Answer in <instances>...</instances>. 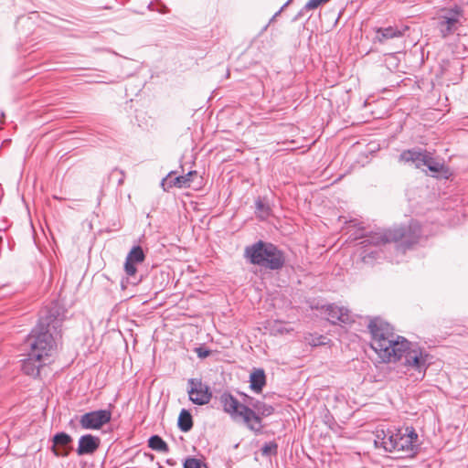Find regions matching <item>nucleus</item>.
I'll return each mask as SVG.
<instances>
[{"mask_svg": "<svg viewBox=\"0 0 468 468\" xmlns=\"http://www.w3.org/2000/svg\"><path fill=\"white\" fill-rule=\"evenodd\" d=\"M371 334V347L383 362H396L404 359L407 371L421 379L429 366V356L406 338L394 334L389 324L379 318L372 319L368 324Z\"/></svg>", "mask_w": 468, "mask_h": 468, "instance_id": "nucleus-1", "label": "nucleus"}, {"mask_svg": "<svg viewBox=\"0 0 468 468\" xmlns=\"http://www.w3.org/2000/svg\"><path fill=\"white\" fill-rule=\"evenodd\" d=\"M60 321L57 318L41 317L25 342L27 350V358L23 360L22 370L28 376L37 377L40 367L52 356L58 346Z\"/></svg>", "mask_w": 468, "mask_h": 468, "instance_id": "nucleus-2", "label": "nucleus"}, {"mask_svg": "<svg viewBox=\"0 0 468 468\" xmlns=\"http://www.w3.org/2000/svg\"><path fill=\"white\" fill-rule=\"evenodd\" d=\"M421 226L417 222H412L408 229L399 228L388 230H378L368 236L363 237L361 242L363 247L370 245L380 246L390 241H401V246H410L419 240L423 234Z\"/></svg>", "mask_w": 468, "mask_h": 468, "instance_id": "nucleus-3", "label": "nucleus"}, {"mask_svg": "<svg viewBox=\"0 0 468 468\" xmlns=\"http://www.w3.org/2000/svg\"><path fill=\"white\" fill-rule=\"evenodd\" d=\"M245 256L251 263L271 270L281 269L284 263V257L282 251L274 245L262 241L247 247Z\"/></svg>", "mask_w": 468, "mask_h": 468, "instance_id": "nucleus-4", "label": "nucleus"}, {"mask_svg": "<svg viewBox=\"0 0 468 468\" xmlns=\"http://www.w3.org/2000/svg\"><path fill=\"white\" fill-rule=\"evenodd\" d=\"M220 402L224 411L229 414L234 420L243 422L249 429L255 431L261 429V420L256 412L239 403L232 395L229 393L222 394Z\"/></svg>", "mask_w": 468, "mask_h": 468, "instance_id": "nucleus-5", "label": "nucleus"}, {"mask_svg": "<svg viewBox=\"0 0 468 468\" xmlns=\"http://www.w3.org/2000/svg\"><path fill=\"white\" fill-rule=\"evenodd\" d=\"M399 161L411 163L416 168L426 166L434 176L448 178L450 176V171L445 166L444 163L433 158L427 151L416 149L404 151L399 156Z\"/></svg>", "mask_w": 468, "mask_h": 468, "instance_id": "nucleus-6", "label": "nucleus"}, {"mask_svg": "<svg viewBox=\"0 0 468 468\" xmlns=\"http://www.w3.org/2000/svg\"><path fill=\"white\" fill-rule=\"evenodd\" d=\"M396 458L412 457L418 448V434L412 428L397 430Z\"/></svg>", "mask_w": 468, "mask_h": 468, "instance_id": "nucleus-7", "label": "nucleus"}, {"mask_svg": "<svg viewBox=\"0 0 468 468\" xmlns=\"http://www.w3.org/2000/svg\"><path fill=\"white\" fill-rule=\"evenodd\" d=\"M144 259V253L140 246L133 247L125 259L124 271L127 278L122 282V288H126L128 283L137 284L139 282L140 280L135 278L137 264L142 263Z\"/></svg>", "mask_w": 468, "mask_h": 468, "instance_id": "nucleus-8", "label": "nucleus"}, {"mask_svg": "<svg viewBox=\"0 0 468 468\" xmlns=\"http://www.w3.org/2000/svg\"><path fill=\"white\" fill-rule=\"evenodd\" d=\"M112 412L107 410L87 412L80 417V424L85 430H99L110 422Z\"/></svg>", "mask_w": 468, "mask_h": 468, "instance_id": "nucleus-9", "label": "nucleus"}, {"mask_svg": "<svg viewBox=\"0 0 468 468\" xmlns=\"http://www.w3.org/2000/svg\"><path fill=\"white\" fill-rule=\"evenodd\" d=\"M187 393L189 399L197 405L207 404L212 397L209 388L201 380L194 378L188 380Z\"/></svg>", "mask_w": 468, "mask_h": 468, "instance_id": "nucleus-10", "label": "nucleus"}, {"mask_svg": "<svg viewBox=\"0 0 468 468\" xmlns=\"http://www.w3.org/2000/svg\"><path fill=\"white\" fill-rule=\"evenodd\" d=\"M396 429L378 428L375 431L374 444L376 448H382L385 452H395Z\"/></svg>", "mask_w": 468, "mask_h": 468, "instance_id": "nucleus-11", "label": "nucleus"}, {"mask_svg": "<svg viewBox=\"0 0 468 468\" xmlns=\"http://www.w3.org/2000/svg\"><path fill=\"white\" fill-rule=\"evenodd\" d=\"M321 314L332 324H348L352 321L349 310L336 304L322 306Z\"/></svg>", "mask_w": 468, "mask_h": 468, "instance_id": "nucleus-12", "label": "nucleus"}, {"mask_svg": "<svg viewBox=\"0 0 468 468\" xmlns=\"http://www.w3.org/2000/svg\"><path fill=\"white\" fill-rule=\"evenodd\" d=\"M462 14L458 9L445 11L440 17L439 28L443 37L453 33L460 23Z\"/></svg>", "mask_w": 468, "mask_h": 468, "instance_id": "nucleus-13", "label": "nucleus"}, {"mask_svg": "<svg viewBox=\"0 0 468 468\" xmlns=\"http://www.w3.org/2000/svg\"><path fill=\"white\" fill-rule=\"evenodd\" d=\"M197 171H190L186 176H174V173H170L166 178L162 181V186L165 190L176 186L179 188L190 186L193 176H197Z\"/></svg>", "mask_w": 468, "mask_h": 468, "instance_id": "nucleus-14", "label": "nucleus"}, {"mask_svg": "<svg viewBox=\"0 0 468 468\" xmlns=\"http://www.w3.org/2000/svg\"><path fill=\"white\" fill-rule=\"evenodd\" d=\"M52 441V449L57 456H67L71 450L72 438L65 432L57 433Z\"/></svg>", "mask_w": 468, "mask_h": 468, "instance_id": "nucleus-15", "label": "nucleus"}, {"mask_svg": "<svg viewBox=\"0 0 468 468\" xmlns=\"http://www.w3.org/2000/svg\"><path fill=\"white\" fill-rule=\"evenodd\" d=\"M101 440L91 434H86L79 439L76 450L79 455L92 454L99 448Z\"/></svg>", "mask_w": 468, "mask_h": 468, "instance_id": "nucleus-16", "label": "nucleus"}, {"mask_svg": "<svg viewBox=\"0 0 468 468\" xmlns=\"http://www.w3.org/2000/svg\"><path fill=\"white\" fill-rule=\"evenodd\" d=\"M250 388L260 393L266 384V377L263 369H255L250 376Z\"/></svg>", "mask_w": 468, "mask_h": 468, "instance_id": "nucleus-17", "label": "nucleus"}, {"mask_svg": "<svg viewBox=\"0 0 468 468\" xmlns=\"http://www.w3.org/2000/svg\"><path fill=\"white\" fill-rule=\"evenodd\" d=\"M270 331L273 335H285L293 331V328L289 323L282 321H273L269 324Z\"/></svg>", "mask_w": 468, "mask_h": 468, "instance_id": "nucleus-18", "label": "nucleus"}, {"mask_svg": "<svg viewBox=\"0 0 468 468\" xmlns=\"http://www.w3.org/2000/svg\"><path fill=\"white\" fill-rule=\"evenodd\" d=\"M400 36V32L391 27L386 28H378L377 30L376 39L383 42L387 39Z\"/></svg>", "mask_w": 468, "mask_h": 468, "instance_id": "nucleus-19", "label": "nucleus"}, {"mask_svg": "<svg viewBox=\"0 0 468 468\" xmlns=\"http://www.w3.org/2000/svg\"><path fill=\"white\" fill-rule=\"evenodd\" d=\"M178 426L182 431H188L192 426V416L186 410H182L178 417Z\"/></svg>", "mask_w": 468, "mask_h": 468, "instance_id": "nucleus-20", "label": "nucleus"}, {"mask_svg": "<svg viewBox=\"0 0 468 468\" xmlns=\"http://www.w3.org/2000/svg\"><path fill=\"white\" fill-rule=\"evenodd\" d=\"M149 447L159 452L167 451V444L159 436L156 435L152 436L149 439Z\"/></svg>", "mask_w": 468, "mask_h": 468, "instance_id": "nucleus-21", "label": "nucleus"}, {"mask_svg": "<svg viewBox=\"0 0 468 468\" xmlns=\"http://www.w3.org/2000/svg\"><path fill=\"white\" fill-rule=\"evenodd\" d=\"M254 410L262 416H269L273 412V408L261 401H256L252 404Z\"/></svg>", "mask_w": 468, "mask_h": 468, "instance_id": "nucleus-22", "label": "nucleus"}, {"mask_svg": "<svg viewBox=\"0 0 468 468\" xmlns=\"http://www.w3.org/2000/svg\"><path fill=\"white\" fill-rule=\"evenodd\" d=\"M207 468L206 463H204L202 459L189 457L184 461L183 468Z\"/></svg>", "mask_w": 468, "mask_h": 468, "instance_id": "nucleus-23", "label": "nucleus"}, {"mask_svg": "<svg viewBox=\"0 0 468 468\" xmlns=\"http://www.w3.org/2000/svg\"><path fill=\"white\" fill-rule=\"evenodd\" d=\"M270 212L269 207L261 198L256 200V213L259 218H265Z\"/></svg>", "mask_w": 468, "mask_h": 468, "instance_id": "nucleus-24", "label": "nucleus"}, {"mask_svg": "<svg viewBox=\"0 0 468 468\" xmlns=\"http://www.w3.org/2000/svg\"><path fill=\"white\" fill-rule=\"evenodd\" d=\"M262 454L265 456H271L277 451V444L274 442H268L262 448Z\"/></svg>", "mask_w": 468, "mask_h": 468, "instance_id": "nucleus-25", "label": "nucleus"}, {"mask_svg": "<svg viewBox=\"0 0 468 468\" xmlns=\"http://www.w3.org/2000/svg\"><path fill=\"white\" fill-rule=\"evenodd\" d=\"M328 1L329 0H309L305 5V8L308 10H313Z\"/></svg>", "mask_w": 468, "mask_h": 468, "instance_id": "nucleus-26", "label": "nucleus"}, {"mask_svg": "<svg viewBox=\"0 0 468 468\" xmlns=\"http://www.w3.org/2000/svg\"><path fill=\"white\" fill-rule=\"evenodd\" d=\"M197 354H198V356L200 357H206L208 356L209 352L208 351H202L200 348L197 349Z\"/></svg>", "mask_w": 468, "mask_h": 468, "instance_id": "nucleus-27", "label": "nucleus"}, {"mask_svg": "<svg viewBox=\"0 0 468 468\" xmlns=\"http://www.w3.org/2000/svg\"><path fill=\"white\" fill-rule=\"evenodd\" d=\"M363 261H366V262H369V260H367V256H364L363 257Z\"/></svg>", "mask_w": 468, "mask_h": 468, "instance_id": "nucleus-28", "label": "nucleus"}]
</instances>
